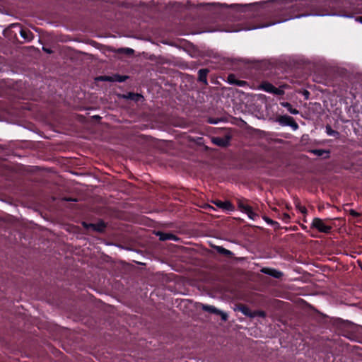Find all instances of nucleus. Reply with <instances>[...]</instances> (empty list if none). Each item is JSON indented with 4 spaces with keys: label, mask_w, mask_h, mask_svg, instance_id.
<instances>
[{
    "label": "nucleus",
    "mask_w": 362,
    "mask_h": 362,
    "mask_svg": "<svg viewBox=\"0 0 362 362\" xmlns=\"http://www.w3.org/2000/svg\"><path fill=\"white\" fill-rule=\"evenodd\" d=\"M320 6L321 3L317 0H286L284 5H281L278 7L275 6L274 8L269 9V11L271 12L272 10L283 11L285 10L284 12L289 14L288 17L278 21H267L262 19L260 16L255 17L245 22L237 23L232 29L228 31H247L268 27L276 23L286 21L290 18H300L310 15L323 16L325 13L318 11V8Z\"/></svg>",
    "instance_id": "1"
},
{
    "label": "nucleus",
    "mask_w": 362,
    "mask_h": 362,
    "mask_svg": "<svg viewBox=\"0 0 362 362\" xmlns=\"http://www.w3.org/2000/svg\"><path fill=\"white\" fill-rule=\"evenodd\" d=\"M248 202L249 200L245 198L237 199V205L239 210L246 214L251 220L255 221L259 218V214L254 211Z\"/></svg>",
    "instance_id": "2"
},
{
    "label": "nucleus",
    "mask_w": 362,
    "mask_h": 362,
    "mask_svg": "<svg viewBox=\"0 0 362 362\" xmlns=\"http://www.w3.org/2000/svg\"><path fill=\"white\" fill-rule=\"evenodd\" d=\"M310 228L316 229L320 233L329 234L332 232V227L325 224V221L320 218H314L310 225Z\"/></svg>",
    "instance_id": "3"
},
{
    "label": "nucleus",
    "mask_w": 362,
    "mask_h": 362,
    "mask_svg": "<svg viewBox=\"0 0 362 362\" xmlns=\"http://www.w3.org/2000/svg\"><path fill=\"white\" fill-rule=\"evenodd\" d=\"M276 121L281 126L291 127L294 131L297 130L299 127L295 119L287 115L278 116Z\"/></svg>",
    "instance_id": "4"
},
{
    "label": "nucleus",
    "mask_w": 362,
    "mask_h": 362,
    "mask_svg": "<svg viewBox=\"0 0 362 362\" xmlns=\"http://www.w3.org/2000/svg\"><path fill=\"white\" fill-rule=\"evenodd\" d=\"M82 225L86 230H91L92 231L98 233H103L107 228V223L101 219L95 223L83 222Z\"/></svg>",
    "instance_id": "5"
},
{
    "label": "nucleus",
    "mask_w": 362,
    "mask_h": 362,
    "mask_svg": "<svg viewBox=\"0 0 362 362\" xmlns=\"http://www.w3.org/2000/svg\"><path fill=\"white\" fill-rule=\"evenodd\" d=\"M129 76L125 75H120L119 74H113L112 76H100L97 78V80L100 81H108V82H124Z\"/></svg>",
    "instance_id": "6"
},
{
    "label": "nucleus",
    "mask_w": 362,
    "mask_h": 362,
    "mask_svg": "<svg viewBox=\"0 0 362 362\" xmlns=\"http://www.w3.org/2000/svg\"><path fill=\"white\" fill-rule=\"evenodd\" d=\"M212 203L218 209L223 211H235V206L228 200L221 201L220 199H215Z\"/></svg>",
    "instance_id": "7"
},
{
    "label": "nucleus",
    "mask_w": 362,
    "mask_h": 362,
    "mask_svg": "<svg viewBox=\"0 0 362 362\" xmlns=\"http://www.w3.org/2000/svg\"><path fill=\"white\" fill-rule=\"evenodd\" d=\"M231 138V135L227 134L224 136H214L211 138V141L218 146L227 147L230 144Z\"/></svg>",
    "instance_id": "8"
},
{
    "label": "nucleus",
    "mask_w": 362,
    "mask_h": 362,
    "mask_svg": "<svg viewBox=\"0 0 362 362\" xmlns=\"http://www.w3.org/2000/svg\"><path fill=\"white\" fill-rule=\"evenodd\" d=\"M261 272L276 279H280L283 276V273L273 268L264 267L262 269Z\"/></svg>",
    "instance_id": "9"
},
{
    "label": "nucleus",
    "mask_w": 362,
    "mask_h": 362,
    "mask_svg": "<svg viewBox=\"0 0 362 362\" xmlns=\"http://www.w3.org/2000/svg\"><path fill=\"white\" fill-rule=\"evenodd\" d=\"M228 83L232 85H235L240 87H244L247 85V82L245 81L239 80L237 78L236 76L233 74H230L228 76Z\"/></svg>",
    "instance_id": "10"
},
{
    "label": "nucleus",
    "mask_w": 362,
    "mask_h": 362,
    "mask_svg": "<svg viewBox=\"0 0 362 362\" xmlns=\"http://www.w3.org/2000/svg\"><path fill=\"white\" fill-rule=\"evenodd\" d=\"M20 35L26 41L30 42L34 38L33 33L28 28L20 27Z\"/></svg>",
    "instance_id": "11"
},
{
    "label": "nucleus",
    "mask_w": 362,
    "mask_h": 362,
    "mask_svg": "<svg viewBox=\"0 0 362 362\" xmlns=\"http://www.w3.org/2000/svg\"><path fill=\"white\" fill-rule=\"evenodd\" d=\"M209 73V69H201L198 71V81L207 85V75Z\"/></svg>",
    "instance_id": "12"
},
{
    "label": "nucleus",
    "mask_w": 362,
    "mask_h": 362,
    "mask_svg": "<svg viewBox=\"0 0 362 362\" xmlns=\"http://www.w3.org/2000/svg\"><path fill=\"white\" fill-rule=\"evenodd\" d=\"M157 235L159 237L160 240L161 241H165L168 240H177L178 238L177 236L173 233H163V232H158L157 233Z\"/></svg>",
    "instance_id": "13"
},
{
    "label": "nucleus",
    "mask_w": 362,
    "mask_h": 362,
    "mask_svg": "<svg viewBox=\"0 0 362 362\" xmlns=\"http://www.w3.org/2000/svg\"><path fill=\"white\" fill-rule=\"evenodd\" d=\"M122 97L124 99L132 100L134 102H139L141 98H143V96L141 94L133 92H129L126 94H124Z\"/></svg>",
    "instance_id": "14"
},
{
    "label": "nucleus",
    "mask_w": 362,
    "mask_h": 362,
    "mask_svg": "<svg viewBox=\"0 0 362 362\" xmlns=\"http://www.w3.org/2000/svg\"><path fill=\"white\" fill-rule=\"evenodd\" d=\"M238 310L240 311L243 315L247 317H253L255 315L252 313L249 307L244 304H239L237 306Z\"/></svg>",
    "instance_id": "15"
},
{
    "label": "nucleus",
    "mask_w": 362,
    "mask_h": 362,
    "mask_svg": "<svg viewBox=\"0 0 362 362\" xmlns=\"http://www.w3.org/2000/svg\"><path fill=\"white\" fill-rule=\"evenodd\" d=\"M213 247L220 255L228 257H232L233 255V253L230 250H228L222 246H214Z\"/></svg>",
    "instance_id": "16"
},
{
    "label": "nucleus",
    "mask_w": 362,
    "mask_h": 362,
    "mask_svg": "<svg viewBox=\"0 0 362 362\" xmlns=\"http://www.w3.org/2000/svg\"><path fill=\"white\" fill-rule=\"evenodd\" d=\"M280 105L282 107H286L291 114L298 115L299 113V111L297 109L293 108L292 105L288 102H281Z\"/></svg>",
    "instance_id": "17"
},
{
    "label": "nucleus",
    "mask_w": 362,
    "mask_h": 362,
    "mask_svg": "<svg viewBox=\"0 0 362 362\" xmlns=\"http://www.w3.org/2000/svg\"><path fill=\"white\" fill-rule=\"evenodd\" d=\"M202 309L204 311L208 312L209 313L216 314V315L218 313H219V310L218 309H217L216 307H214L213 305H210L202 304Z\"/></svg>",
    "instance_id": "18"
},
{
    "label": "nucleus",
    "mask_w": 362,
    "mask_h": 362,
    "mask_svg": "<svg viewBox=\"0 0 362 362\" xmlns=\"http://www.w3.org/2000/svg\"><path fill=\"white\" fill-rule=\"evenodd\" d=\"M294 204H295L296 208L300 213H302L304 215L307 214V212H308L307 209L305 208V206H303L301 205L300 201L298 198L294 199Z\"/></svg>",
    "instance_id": "19"
},
{
    "label": "nucleus",
    "mask_w": 362,
    "mask_h": 362,
    "mask_svg": "<svg viewBox=\"0 0 362 362\" xmlns=\"http://www.w3.org/2000/svg\"><path fill=\"white\" fill-rule=\"evenodd\" d=\"M263 219L269 225L272 226L274 230H279L281 228L280 227V224L277 221H275L272 220V218H269L268 216H263Z\"/></svg>",
    "instance_id": "20"
},
{
    "label": "nucleus",
    "mask_w": 362,
    "mask_h": 362,
    "mask_svg": "<svg viewBox=\"0 0 362 362\" xmlns=\"http://www.w3.org/2000/svg\"><path fill=\"white\" fill-rule=\"evenodd\" d=\"M260 87L263 90L269 93H272V92L274 91V86L269 82H263L261 84Z\"/></svg>",
    "instance_id": "21"
},
{
    "label": "nucleus",
    "mask_w": 362,
    "mask_h": 362,
    "mask_svg": "<svg viewBox=\"0 0 362 362\" xmlns=\"http://www.w3.org/2000/svg\"><path fill=\"white\" fill-rule=\"evenodd\" d=\"M325 129H326V133L329 135V136H334V137H338L339 135V132L336 131V130H334L332 129L331 126L327 124L326 125L325 127Z\"/></svg>",
    "instance_id": "22"
},
{
    "label": "nucleus",
    "mask_w": 362,
    "mask_h": 362,
    "mask_svg": "<svg viewBox=\"0 0 362 362\" xmlns=\"http://www.w3.org/2000/svg\"><path fill=\"white\" fill-rule=\"evenodd\" d=\"M311 152L317 156H323L325 154L328 156L329 154V151L325 149H313Z\"/></svg>",
    "instance_id": "23"
},
{
    "label": "nucleus",
    "mask_w": 362,
    "mask_h": 362,
    "mask_svg": "<svg viewBox=\"0 0 362 362\" xmlns=\"http://www.w3.org/2000/svg\"><path fill=\"white\" fill-rule=\"evenodd\" d=\"M277 217L281 219L284 223H288L290 222L291 216L287 213L279 214Z\"/></svg>",
    "instance_id": "24"
},
{
    "label": "nucleus",
    "mask_w": 362,
    "mask_h": 362,
    "mask_svg": "<svg viewBox=\"0 0 362 362\" xmlns=\"http://www.w3.org/2000/svg\"><path fill=\"white\" fill-rule=\"evenodd\" d=\"M119 53L124 54L126 55H132L134 53V50L132 48H120L118 50Z\"/></svg>",
    "instance_id": "25"
},
{
    "label": "nucleus",
    "mask_w": 362,
    "mask_h": 362,
    "mask_svg": "<svg viewBox=\"0 0 362 362\" xmlns=\"http://www.w3.org/2000/svg\"><path fill=\"white\" fill-rule=\"evenodd\" d=\"M272 93L276 95H282L284 94V90L274 86Z\"/></svg>",
    "instance_id": "26"
},
{
    "label": "nucleus",
    "mask_w": 362,
    "mask_h": 362,
    "mask_svg": "<svg viewBox=\"0 0 362 362\" xmlns=\"http://www.w3.org/2000/svg\"><path fill=\"white\" fill-rule=\"evenodd\" d=\"M216 315H220L221 317V320L223 321H226L228 320V316L227 313H226L220 310H219V313H218Z\"/></svg>",
    "instance_id": "27"
},
{
    "label": "nucleus",
    "mask_w": 362,
    "mask_h": 362,
    "mask_svg": "<svg viewBox=\"0 0 362 362\" xmlns=\"http://www.w3.org/2000/svg\"><path fill=\"white\" fill-rule=\"evenodd\" d=\"M64 201L66 202H77L78 199L76 198L69 197H64L62 199Z\"/></svg>",
    "instance_id": "28"
},
{
    "label": "nucleus",
    "mask_w": 362,
    "mask_h": 362,
    "mask_svg": "<svg viewBox=\"0 0 362 362\" xmlns=\"http://www.w3.org/2000/svg\"><path fill=\"white\" fill-rule=\"evenodd\" d=\"M350 216H351L354 218H357V217L360 216V214L356 212V211L351 209L350 211Z\"/></svg>",
    "instance_id": "29"
},
{
    "label": "nucleus",
    "mask_w": 362,
    "mask_h": 362,
    "mask_svg": "<svg viewBox=\"0 0 362 362\" xmlns=\"http://www.w3.org/2000/svg\"><path fill=\"white\" fill-rule=\"evenodd\" d=\"M42 49H43V51L45 52H46L47 54H51V53L53 52V51L50 48H47V47H43Z\"/></svg>",
    "instance_id": "30"
},
{
    "label": "nucleus",
    "mask_w": 362,
    "mask_h": 362,
    "mask_svg": "<svg viewBox=\"0 0 362 362\" xmlns=\"http://www.w3.org/2000/svg\"><path fill=\"white\" fill-rule=\"evenodd\" d=\"M209 122L210 124H217L218 123V121L215 119H213V118H209Z\"/></svg>",
    "instance_id": "31"
},
{
    "label": "nucleus",
    "mask_w": 362,
    "mask_h": 362,
    "mask_svg": "<svg viewBox=\"0 0 362 362\" xmlns=\"http://www.w3.org/2000/svg\"><path fill=\"white\" fill-rule=\"evenodd\" d=\"M356 21L362 23V16H358L356 17Z\"/></svg>",
    "instance_id": "32"
},
{
    "label": "nucleus",
    "mask_w": 362,
    "mask_h": 362,
    "mask_svg": "<svg viewBox=\"0 0 362 362\" xmlns=\"http://www.w3.org/2000/svg\"><path fill=\"white\" fill-rule=\"evenodd\" d=\"M257 315L259 317H265V313L264 311H259Z\"/></svg>",
    "instance_id": "33"
},
{
    "label": "nucleus",
    "mask_w": 362,
    "mask_h": 362,
    "mask_svg": "<svg viewBox=\"0 0 362 362\" xmlns=\"http://www.w3.org/2000/svg\"><path fill=\"white\" fill-rule=\"evenodd\" d=\"M357 262H358L359 267H361V269H362V261L361 259H358Z\"/></svg>",
    "instance_id": "34"
},
{
    "label": "nucleus",
    "mask_w": 362,
    "mask_h": 362,
    "mask_svg": "<svg viewBox=\"0 0 362 362\" xmlns=\"http://www.w3.org/2000/svg\"><path fill=\"white\" fill-rule=\"evenodd\" d=\"M286 209H287L288 210L291 209V206L290 205H286Z\"/></svg>",
    "instance_id": "35"
},
{
    "label": "nucleus",
    "mask_w": 362,
    "mask_h": 362,
    "mask_svg": "<svg viewBox=\"0 0 362 362\" xmlns=\"http://www.w3.org/2000/svg\"><path fill=\"white\" fill-rule=\"evenodd\" d=\"M309 95V92L305 90V95Z\"/></svg>",
    "instance_id": "36"
},
{
    "label": "nucleus",
    "mask_w": 362,
    "mask_h": 362,
    "mask_svg": "<svg viewBox=\"0 0 362 362\" xmlns=\"http://www.w3.org/2000/svg\"><path fill=\"white\" fill-rule=\"evenodd\" d=\"M267 4H273V1H269Z\"/></svg>",
    "instance_id": "37"
}]
</instances>
